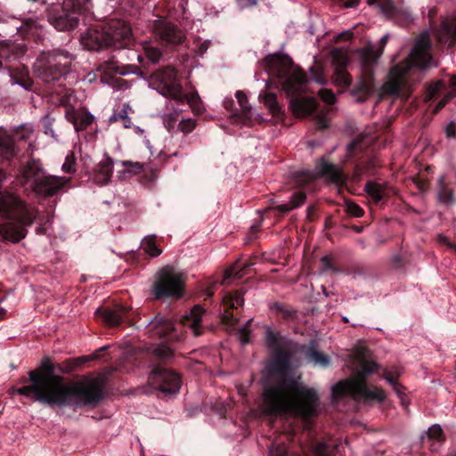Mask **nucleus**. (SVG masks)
I'll return each mask as SVG.
<instances>
[{
  "instance_id": "nucleus-60",
  "label": "nucleus",
  "mask_w": 456,
  "mask_h": 456,
  "mask_svg": "<svg viewBox=\"0 0 456 456\" xmlns=\"http://www.w3.org/2000/svg\"><path fill=\"white\" fill-rule=\"evenodd\" d=\"M339 3L345 8H354L359 4V0H339Z\"/></svg>"
},
{
  "instance_id": "nucleus-22",
  "label": "nucleus",
  "mask_w": 456,
  "mask_h": 456,
  "mask_svg": "<svg viewBox=\"0 0 456 456\" xmlns=\"http://www.w3.org/2000/svg\"><path fill=\"white\" fill-rule=\"evenodd\" d=\"M437 37L441 43L450 46L456 43V18L444 20L437 29Z\"/></svg>"
},
{
  "instance_id": "nucleus-45",
  "label": "nucleus",
  "mask_w": 456,
  "mask_h": 456,
  "mask_svg": "<svg viewBox=\"0 0 456 456\" xmlns=\"http://www.w3.org/2000/svg\"><path fill=\"white\" fill-rule=\"evenodd\" d=\"M15 83L20 85L26 90H30L33 86V80L29 77L28 72L20 73V76L13 77Z\"/></svg>"
},
{
  "instance_id": "nucleus-27",
  "label": "nucleus",
  "mask_w": 456,
  "mask_h": 456,
  "mask_svg": "<svg viewBox=\"0 0 456 456\" xmlns=\"http://www.w3.org/2000/svg\"><path fill=\"white\" fill-rule=\"evenodd\" d=\"M178 325L190 329L194 336H200V304H196L191 314L183 316Z\"/></svg>"
},
{
  "instance_id": "nucleus-5",
  "label": "nucleus",
  "mask_w": 456,
  "mask_h": 456,
  "mask_svg": "<svg viewBox=\"0 0 456 456\" xmlns=\"http://www.w3.org/2000/svg\"><path fill=\"white\" fill-rule=\"evenodd\" d=\"M379 366L370 360L369 351L365 347H359L354 353V379L339 381L332 387L334 396L350 395L354 399L377 400L383 402L385 392L380 388L372 390L367 388L365 379L368 375L378 370Z\"/></svg>"
},
{
  "instance_id": "nucleus-43",
  "label": "nucleus",
  "mask_w": 456,
  "mask_h": 456,
  "mask_svg": "<svg viewBox=\"0 0 456 456\" xmlns=\"http://www.w3.org/2000/svg\"><path fill=\"white\" fill-rule=\"evenodd\" d=\"M61 170L66 174H74L76 172V158L73 152L66 156Z\"/></svg>"
},
{
  "instance_id": "nucleus-31",
  "label": "nucleus",
  "mask_w": 456,
  "mask_h": 456,
  "mask_svg": "<svg viewBox=\"0 0 456 456\" xmlns=\"http://www.w3.org/2000/svg\"><path fill=\"white\" fill-rule=\"evenodd\" d=\"M156 235H148L144 237L141 242V247L145 253L153 257L158 256L162 253V250L156 243Z\"/></svg>"
},
{
  "instance_id": "nucleus-10",
  "label": "nucleus",
  "mask_w": 456,
  "mask_h": 456,
  "mask_svg": "<svg viewBox=\"0 0 456 456\" xmlns=\"http://www.w3.org/2000/svg\"><path fill=\"white\" fill-rule=\"evenodd\" d=\"M92 6V0H62L47 8V20L58 31H70L77 27L80 16L89 12Z\"/></svg>"
},
{
  "instance_id": "nucleus-3",
  "label": "nucleus",
  "mask_w": 456,
  "mask_h": 456,
  "mask_svg": "<svg viewBox=\"0 0 456 456\" xmlns=\"http://www.w3.org/2000/svg\"><path fill=\"white\" fill-rule=\"evenodd\" d=\"M267 71L281 79L282 89L290 96L289 109L297 118H304L313 113L316 101L313 97L299 95L306 82L305 75L286 55L271 54L265 57Z\"/></svg>"
},
{
  "instance_id": "nucleus-23",
  "label": "nucleus",
  "mask_w": 456,
  "mask_h": 456,
  "mask_svg": "<svg viewBox=\"0 0 456 456\" xmlns=\"http://www.w3.org/2000/svg\"><path fill=\"white\" fill-rule=\"evenodd\" d=\"M318 171L320 175L325 176L330 182L340 184L345 182V177L343 175L342 170L340 167L329 163L327 161H322L318 165Z\"/></svg>"
},
{
  "instance_id": "nucleus-57",
  "label": "nucleus",
  "mask_w": 456,
  "mask_h": 456,
  "mask_svg": "<svg viewBox=\"0 0 456 456\" xmlns=\"http://www.w3.org/2000/svg\"><path fill=\"white\" fill-rule=\"evenodd\" d=\"M316 123L319 128L324 129L329 126V120L325 115H318L316 117Z\"/></svg>"
},
{
  "instance_id": "nucleus-20",
  "label": "nucleus",
  "mask_w": 456,
  "mask_h": 456,
  "mask_svg": "<svg viewBox=\"0 0 456 456\" xmlns=\"http://www.w3.org/2000/svg\"><path fill=\"white\" fill-rule=\"evenodd\" d=\"M114 160L107 153L104 154V159L101 160L94 168L92 179L99 185L107 184L113 174Z\"/></svg>"
},
{
  "instance_id": "nucleus-58",
  "label": "nucleus",
  "mask_w": 456,
  "mask_h": 456,
  "mask_svg": "<svg viewBox=\"0 0 456 456\" xmlns=\"http://www.w3.org/2000/svg\"><path fill=\"white\" fill-rule=\"evenodd\" d=\"M392 387L394 388L396 395L400 397L402 401H403L404 396V387L399 384L398 382H394V384H390Z\"/></svg>"
},
{
  "instance_id": "nucleus-8",
  "label": "nucleus",
  "mask_w": 456,
  "mask_h": 456,
  "mask_svg": "<svg viewBox=\"0 0 456 456\" xmlns=\"http://www.w3.org/2000/svg\"><path fill=\"white\" fill-rule=\"evenodd\" d=\"M136 74L146 79L149 86L163 96L181 102H186L196 115L200 112L198 92L194 91L191 94L183 92L178 72L174 67L169 65L161 67L151 73L139 69Z\"/></svg>"
},
{
  "instance_id": "nucleus-30",
  "label": "nucleus",
  "mask_w": 456,
  "mask_h": 456,
  "mask_svg": "<svg viewBox=\"0 0 456 456\" xmlns=\"http://www.w3.org/2000/svg\"><path fill=\"white\" fill-rule=\"evenodd\" d=\"M306 196L305 193L303 191H297L295 192L289 201L286 203H282L280 205H277L275 207V209L281 211V212H289L290 210H293L298 207H300L304 202L305 201Z\"/></svg>"
},
{
  "instance_id": "nucleus-63",
  "label": "nucleus",
  "mask_w": 456,
  "mask_h": 456,
  "mask_svg": "<svg viewBox=\"0 0 456 456\" xmlns=\"http://www.w3.org/2000/svg\"><path fill=\"white\" fill-rule=\"evenodd\" d=\"M216 282H213L204 291L201 290V297L202 296L211 297L214 294L213 289H214V287H216Z\"/></svg>"
},
{
  "instance_id": "nucleus-47",
  "label": "nucleus",
  "mask_w": 456,
  "mask_h": 456,
  "mask_svg": "<svg viewBox=\"0 0 456 456\" xmlns=\"http://www.w3.org/2000/svg\"><path fill=\"white\" fill-rule=\"evenodd\" d=\"M296 178L299 184L303 185L314 180L316 178V175L314 173L310 171H299L296 174Z\"/></svg>"
},
{
  "instance_id": "nucleus-2",
  "label": "nucleus",
  "mask_w": 456,
  "mask_h": 456,
  "mask_svg": "<svg viewBox=\"0 0 456 456\" xmlns=\"http://www.w3.org/2000/svg\"><path fill=\"white\" fill-rule=\"evenodd\" d=\"M265 339L267 346L276 352L268 367L272 384L264 391L265 411L271 415L292 414L303 418L314 415L319 403L318 394L294 378L289 366V354L278 349L279 332L266 327Z\"/></svg>"
},
{
  "instance_id": "nucleus-1",
  "label": "nucleus",
  "mask_w": 456,
  "mask_h": 456,
  "mask_svg": "<svg viewBox=\"0 0 456 456\" xmlns=\"http://www.w3.org/2000/svg\"><path fill=\"white\" fill-rule=\"evenodd\" d=\"M19 387L10 389L11 395H20L32 402L50 407H69L73 410L94 407L104 398V384L101 379L85 378L76 382H65L55 373V367L49 360L29 370L28 376L18 380Z\"/></svg>"
},
{
  "instance_id": "nucleus-37",
  "label": "nucleus",
  "mask_w": 456,
  "mask_h": 456,
  "mask_svg": "<svg viewBox=\"0 0 456 456\" xmlns=\"http://www.w3.org/2000/svg\"><path fill=\"white\" fill-rule=\"evenodd\" d=\"M370 5H375L386 16H389L395 10L392 0H367Z\"/></svg>"
},
{
  "instance_id": "nucleus-26",
  "label": "nucleus",
  "mask_w": 456,
  "mask_h": 456,
  "mask_svg": "<svg viewBox=\"0 0 456 456\" xmlns=\"http://www.w3.org/2000/svg\"><path fill=\"white\" fill-rule=\"evenodd\" d=\"M437 199L440 203L445 206H451L456 203V197L453 194V191L445 182L444 175H441L438 179Z\"/></svg>"
},
{
  "instance_id": "nucleus-25",
  "label": "nucleus",
  "mask_w": 456,
  "mask_h": 456,
  "mask_svg": "<svg viewBox=\"0 0 456 456\" xmlns=\"http://www.w3.org/2000/svg\"><path fill=\"white\" fill-rule=\"evenodd\" d=\"M17 154L14 139L4 129L0 128V158L12 159Z\"/></svg>"
},
{
  "instance_id": "nucleus-59",
  "label": "nucleus",
  "mask_w": 456,
  "mask_h": 456,
  "mask_svg": "<svg viewBox=\"0 0 456 456\" xmlns=\"http://www.w3.org/2000/svg\"><path fill=\"white\" fill-rule=\"evenodd\" d=\"M445 134L447 137H455L456 135V124L450 122L445 127Z\"/></svg>"
},
{
  "instance_id": "nucleus-13",
  "label": "nucleus",
  "mask_w": 456,
  "mask_h": 456,
  "mask_svg": "<svg viewBox=\"0 0 456 456\" xmlns=\"http://www.w3.org/2000/svg\"><path fill=\"white\" fill-rule=\"evenodd\" d=\"M150 28L155 42L169 50H175L186 39L184 31L167 18L159 17L151 20Z\"/></svg>"
},
{
  "instance_id": "nucleus-44",
  "label": "nucleus",
  "mask_w": 456,
  "mask_h": 456,
  "mask_svg": "<svg viewBox=\"0 0 456 456\" xmlns=\"http://www.w3.org/2000/svg\"><path fill=\"white\" fill-rule=\"evenodd\" d=\"M346 210L347 214L354 217H361L364 214L363 209L360 206L350 200L346 201Z\"/></svg>"
},
{
  "instance_id": "nucleus-36",
  "label": "nucleus",
  "mask_w": 456,
  "mask_h": 456,
  "mask_svg": "<svg viewBox=\"0 0 456 456\" xmlns=\"http://www.w3.org/2000/svg\"><path fill=\"white\" fill-rule=\"evenodd\" d=\"M351 81V77L346 69H334L333 82L337 86L346 88Z\"/></svg>"
},
{
  "instance_id": "nucleus-12",
  "label": "nucleus",
  "mask_w": 456,
  "mask_h": 456,
  "mask_svg": "<svg viewBox=\"0 0 456 456\" xmlns=\"http://www.w3.org/2000/svg\"><path fill=\"white\" fill-rule=\"evenodd\" d=\"M184 293L183 275L174 268L166 266L156 274V280L151 285V294L155 300H176Z\"/></svg>"
},
{
  "instance_id": "nucleus-21",
  "label": "nucleus",
  "mask_w": 456,
  "mask_h": 456,
  "mask_svg": "<svg viewBox=\"0 0 456 456\" xmlns=\"http://www.w3.org/2000/svg\"><path fill=\"white\" fill-rule=\"evenodd\" d=\"M143 54H138L137 60L141 64L140 70H149V64H157L163 56L162 52L157 46L149 42L142 44Z\"/></svg>"
},
{
  "instance_id": "nucleus-7",
  "label": "nucleus",
  "mask_w": 456,
  "mask_h": 456,
  "mask_svg": "<svg viewBox=\"0 0 456 456\" xmlns=\"http://www.w3.org/2000/svg\"><path fill=\"white\" fill-rule=\"evenodd\" d=\"M0 216L6 219L0 224V235L4 240L18 243L27 234V227L35 222L36 216L12 194L0 193Z\"/></svg>"
},
{
  "instance_id": "nucleus-61",
  "label": "nucleus",
  "mask_w": 456,
  "mask_h": 456,
  "mask_svg": "<svg viewBox=\"0 0 456 456\" xmlns=\"http://www.w3.org/2000/svg\"><path fill=\"white\" fill-rule=\"evenodd\" d=\"M240 7L248 8L251 6H255L256 4V0H236Z\"/></svg>"
},
{
  "instance_id": "nucleus-33",
  "label": "nucleus",
  "mask_w": 456,
  "mask_h": 456,
  "mask_svg": "<svg viewBox=\"0 0 456 456\" xmlns=\"http://www.w3.org/2000/svg\"><path fill=\"white\" fill-rule=\"evenodd\" d=\"M331 59L334 69H346L348 57L344 50L334 48L331 51Z\"/></svg>"
},
{
  "instance_id": "nucleus-18",
  "label": "nucleus",
  "mask_w": 456,
  "mask_h": 456,
  "mask_svg": "<svg viewBox=\"0 0 456 456\" xmlns=\"http://www.w3.org/2000/svg\"><path fill=\"white\" fill-rule=\"evenodd\" d=\"M131 308L123 305H116L113 307H100L96 310L95 314L105 324L110 327L120 325L127 317Z\"/></svg>"
},
{
  "instance_id": "nucleus-62",
  "label": "nucleus",
  "mask_w": 456,
  "mask_h": 456,
  "mask_svg": "<svg viewBox=\"0 0 456 456\" xmlns=\"http://www.w3.org/2000/svg\"><path fill=\"white\" fill-rule=\"evenodd\" d=\"M438 241L441 242V243H444L445 244L446 246H448L449 248H454L456 250V245H452L447 239V237L442 235V234H439L438 237Z\"/></svg>"
},
{
  "instance_id": "nucleus-19",
  "label": "nucleus",
  "mask_w": 456,
  "mask_h": 456,
  "mask_svg": "<svg viewBox=\"0 0 456 456\" xmlns=\"http://www.w3.org/2000/svg\"><path fill=\"white\" fill-rule=\"evenodd\" d=\"M243 304L244 298L243 293L241 291H235L232 293L225 294L223 297V305L224 307V314L222 315L223 321L231 325L236 323L237 319L234 318L230 310L237 309L239 306H242Z\"/></svg>"
},
{
  "instance_id": "nucleus-9",
  "label": "nucleus",
  "mask_w": 456,
  "mask_h": 456,
  "mask_svg": "<svg viewBox=\"0 0 456 456\" xmlns=\"http://www.w3.org/2000/svg\"><path fill=\"white\" fill-rule=\"evenodd\" d=\"M73 55L64 49L42 51L34 64L36 76L45 84L59 81L70 71Z\"/></svg>"
},
{
  "instance_id": "nucleus-6",
  "label": "nucleus",
  "mask_w": 456,
  "mask_h": 456,
  "mask_svg": "<svg viewBox=\"0 0 456 456\" xmlns=\"http://www.w3.org/2000/svg\"><path fill=\"white\" fill-rule=\"evenodd\" d=\"M80 41L86 50L100 52L108 48L129 49L134 44V37L131 27L124 20H110L89 27L81 34Z\"/></svg>"
},
{
  "instance_id": "nucleus-49",
  "label": "nucleus",
  "mask_w": 456,
  "mask_h": 456,
  "mask_svg": "<svg viewBox=\"0 0 456 456\" xmlns=\"http://www.w3.org/2000/svg\"><path fill=\"white\" fill-rule=\"evenodd\" d=\"M271 456H288V449L285 444H279L270 450Z\"/></svg>"
},
{
  "instance_id": "nucleus-38",
  "label": "nucleus",
  "mask_w": 456,
  "mask_h": 456,
  "mask_svg": "<svg viewBox=\"0 0 456 456\" xmlns=\"http://www.w3.org/2000/svg\"><path fill=\"white\" fill-rule=\"evenodd\" d=\"M425 438L428 440H434L442 442L444 441V433L441 426L439 424L432 425L427 431L426 435L421 436V440L424 441Z\"/></svg>"
},
{
  "instance_id": "nucleus-42",
  "label": "nucleus",
  "mask_w": 456,
  "mask_h": 456,
  "mask_svg": "<svg viewBox=\"0 0 456 456\" xmlns=\"http://www.w3.org/2000/svg\"><path fill=\"white\" fill-rule=\"evenodd\" d=\"M33 133V129L31 126H20L14 131V137H12L15 140L18 141H28L29 137L31 136Z\"/></svg>"
},
{
  "instance_id": "nucleus-24",
  "label": "nucleus",
  "mask_w": 456,
  "mask_h": 456,
  "mask_svg": "<svg viewBox=\"0 0 456 456\" xmlns=\"http://www.w3.org/2000/svg\"><path fill=\"white\" fill-rule=\"evenodd\" d=\"M26 52L24 45L11 42H0V59L12 61L21 57Z\"/></svg>"
},
{
  "instance_id": "nucleus-14",
  "label": "nucleus",
  "mask_w": 456,
  "mask_h": 456,
  "mask_svg": "<svg viewBox=\"0 0 456 456\" xmlns=\"http://www.w3.org/2000/svg\"><path fill=\"white\" fill-rule=\"evenodd\" d=\"M387 39L388 35H385L380 39L381 45L379 47L369 44L365 47L357 51L362 70L365 74L363 81H362L358 86L359 92L363 94H368L370 92L372 87V68L377 64L379 57L382 55L383 49L387 42Z\"/></svg>"
},
{
  "instance_id": "nucleus-34",
  "label": "nucleus",
  "mask_w": 456,
  "mask_h": 456,
  "mask_svg": "<svg viewBox=\"0 0 456 456\" xmlns=\"http://www.w3.org/2000/svg\"><path fill=\"white\" fill-rule=\"evenodd\" d=\"M307 356L309 360L314 363V365L327 367L330 364L329 357L326 354L319 352L314 347H311L307 351Z\"/></svg>"
},
{
  "instance_id": "nucleus-55",
  "label": "nucleus",
  "mask_w": 456,
  "mask_h": 456,
  "mask_svg": "<svg viewBox=\"0 0 456 456\" xmlns=\"http://www.w3.org/2000/svg\"><path fill=\"white\" fill-rule=\"evenodd\" d=\"M195 122L188 119L180 123L181 130L184 133H190L195 127Z\"/></svg>"
},
{
  "instance_id": "nucleus-40",
  "label": "nucleus",
  "mask_w": 456,
  "mask_h": 456,
  "mask_svg": "<svg viewBox=\"0 0 456 456\" xmlns=\"http://www.w3.org/2000/svg\"><path fill=\"white\" fill-rule=\"evenodd\" d=\"M27 27L28 36L33 37L35 41L38 42L44 40L45 35L43 34V28L37 21L32 20L28 22Z\"/></svg>"
},
{
  "instance_id": "nucleus-32",
  "label": "nucleus",
  "mask_w": 456,
  "mask_h": 456,
  "mask_svg": "<svg viewBox=\"0 0 456 456\" xmlns=\"http://www.w3.org/2000/svg\"><path fill=\"white\" fill-rule=\"evenodd\" d=\"M365 191L375 203H379L385 196L384 187L378 183H367L365 184Z\"/></svg>"
},
{
  "instance_id": "nucleus-16",
  "label": "nucleus",
  "mask_w": 456,
  "mask_h": 456,
  "mask_svg": "<svg viewBox=\"0 0 456 456\" xmlns=\"http://www.w3.org/2000/svg\"><path fill=\"white\" fill-rule=\"evenodd\" d=\"M70 181V178L64 176L43 175L33 181L32 188L37 195L53 197L68 186Z\"/></svg>"
},
{
  "instance_id": "nucleus-11",
  "label": "nucleus",
  "mask_w": 456,
  "mask_h": 456,
  "mask_svg": "<svg viewBox=\"0 0 456 456\" xmlns=\"http://www.w3.org/2000/svg\"><path fill=\"white\" fill-rule=\"evenodd\" d=\"M153 355L157 362L150 376L152 386L166 395L177 393L181 387V378L178 373L166 367V362L173 356V350L159 345L154 347Z\"/></svg>"
},
{
  "instance_id": "nucleus-64",
  "label": "nucleus",
  "mask_w": 456,
  "mask_h": 456,
  "mask_svg": "<svg viewBox=\"0 0 456 456\" xmlns=\"http://www.w3.org/2000/svg\"><path fill=\"white\" fill-rule=\"evenodd\" d=\"M451 99V96H445L436 105V110L438 111L439 110H441L442 108H444L447 102L450 101Z\"/></svg>"
},
{
  "instance_id": "nucleus-56",
  "label": "nucleus",
  "mask_w": 456,
  "mask_h": 456,
  "mask_svg": "<svg viewBox=\"0 0 456 456\" xmlns=\"http://www.w3.org/2000/svg\"><path fill=\"white\" fill-rule=\"evenodd\" d=\"M442 86H443V84L440 81L431 85L428 91V98L430 99L434 95H436L440 91Z\"/></svg>"
},
{
  "instance_id": "nucleus-41",
  "label": "nucleus",
  "mask_w": 456,
  "mask_h": 456,
  "mask_svg": "<svg viewBox=\"0 0 456 456\" xmlns=\"http://www.w3.org/2000/svg\"><path fill=\"white\" fill-rule=\"evenodd\" d=\"M403 370L399 366H395L391 370H383V378L388 384L397 382L398 378L402 375Z\"/></svg>"
},
{
  "instance_id": "nucleus-46",
  "label": "nucleus",
  "mask_w": 456,
  "mask_h": 456,
  "mask_svg": "<svg viewBox=\"0 0 456 456\" xmlns=\"http://www.w3.org/2000/svg\"><path fill=\"white\" fill-rule=\"evenodd\" d=\"M314 456H330V448L326 443L319 442L312 447Z\"/></svg>"
},
{
  "instance_id": "nucleus-29",
  "label": "nucleus",
  "mask_w": 456,
  "mask_h": 456,
  "mask_svg": "<svg viewBox=\"0 0 456 456\" xmlns=\"http://www.w3.org/2000/svg\"><path fill=\"white\" fill-rule=\"evenodd\" d=\"M43 171L39 160L31 159L28 161L20 170V175L24 180V183L31 179L38 177L39 174Z\"/></svg>"
},
{
  "instance_id": "nucleus-48",
  "label": "nucleus",
  "mask_w": 456,
  "mask_h": 456,
  "mask_svg": "<svg viewBox=\"0 0 456 456\" xmlns=\"http://www.w3.org/2000/svg\"><path fill=\"white\" fill-rule=\"evenodd\" d=\"M319 95L322 100L327 104H332L336 101V96L331 90L323 89L319 92Z\"/></svg>"
},
{
  "instance_id": "nucleus-50",
  "label": "nucleus",
  "mask_w": 456,
  "mask_h": 456,
  "mask_svg": "<svg viewBox=\"0 0 456 456\" xmlns=\"http://www.w3.org/2000/svg\"><path fill=\"white\" fill-rule=\"evenodd\" d=\"M79 113H77L73 106H68L65 110V118L66 119L75 126L77 117Z\"/></svg>"
},
{
  "instance_id": "nucleus-28",
  "label": "nucleus",
  "mask_w": 456,
  "mask_h": 456,
  "mask_svg": "<svg viewBox=\"0 0 456 456\" xmlns=\"http://www.w3.org/2000/svg\"><path fill=\"white\" fill-rule=\"evenodd\" d=\"M248 266L241 261H236L232 266L224 271L222 285H229L232 279H240L245 275V268Z\"/></svg>"
},
{
  "instance_id": "nucleus-15",
  "label": "nucleus",
  "mask_w": 456,
  "mask_h": 456,
  "mask_svg": "<svg viewBox=\"0 0 456 456\" xmlns=\"http://www.w3.org/2000/svg\"><path fill=\"white\" fill-rule=\"evenodd\" d=\"M147 332L153 338L167 339L169 341H177L180 339V334L176 330L175 323L169 318L160 314L149 323Z\"/></svg>"
},
{
  "instance_id": "nucleus-51",
  "label": "nucleus",
  "mask_w": 456,
  "mask_h": 456,
  "mask_svg": "<svg viewBox=\"0 0 456 456\" xmlns=\"http://www.w3.org/2000/svg\"><path fill=\"white\" fill-rule=\"evenodd\" d=\"M236 98L238 100V102H239L240 108L246 112L249 111L250 107L248 104V99H247L246 94L241 91H238L236 93Z\"/></svg>"
},
{
  "instance_id": "nucleus-4",
  "label": "nucleus",
  "mask_w": 456,
  "mask_h": 456,
  "mask_svg": "<svg viewBox=\"0 0 456 456\" xmlns=\"http://www.w3.org/2000/svg\"><path fill=\"white\" fill-rule=\"evenodd\" d=\"M430 48L429 34L424 31L417 37L408 58L391 69L387 81L382 86V94L406 99L411 91L408 78L411 69H426L431 66H436L430 54Z\"/></svg>"
},
{
  "instance_id": "nucleus-54",
  "label": "nucleus",
  "mask_w": 456,
  "mask_h": 456,
  "mask_svg": "<svg viewBox=\"0 0 456 456\" xmlns=\"http://www.w3.org/2000/svg\"><path fill=\"white\" fill-rule=\"evenodd\" d=\"M273 310H276L284 314V316H291L293 314V311L291 309L287 308L285 305L280 303H273L271 305Z\"/></svg>"
},
{
  "instance_id": "nucleus-35",
  "label": "nucleus",
  "mask_w": 456,
  "mask_h": 456,
  "mask_svg": "<svg viewBox=\"0 0 456 456\" xmlns=\"http://www.w3.org/2000/svg\"><path fill=\"white\" fill-rule=\"evenodd\" d=\"M94 121V117L88 112L87 110H85L81 113H79L77 117V120L74 126L77 132L84 131L86 130L89 126H91Z\"/></svg>"
},
{
  "instance_id": "nucleus-17",
  "label": "nucleus",
  "mask_w": 456,
  "mask_h": 456,
  "mask_svg": "<svg viewBox=\"0 0 456 456\" xmlns=\"http://www.w3.org/2000/svg\"><path fill=\"white\" fill-rule=\"evenodd\" d=\"M98 69L102 72V75H101L102 82L110 86L112 83H116V82L125 83L124 79L117 77L113 74H119L122 76H125V75H127L130 73L136 74L139 69V67H137L135 65H132V64H127V65L120 64L118 61H117L116 60H114L112 58L109 61H105L102 62L99 65Z\"/></svg>"
},
{
  "instance_id": "nucleus-52",
  "label": "nucleus",
  "mask_w": 456,
  "mask_h": 456,
  "mask_svg": "<svg viewBox=\"0 0 456 456\" xmlns=\"http://www.w3.org/2000/svg\"><path fill=\"white\" fill-rule=\"evenodd\" d=\"M250 330L248 328V324H245L238 331V336L242 344H248L249 342Z\"/></svg>"
},
{
  "instance_id": "nucleus-53",
  "label": "nucleus",
  "mask_w": 456,
  "mask_h": 456,
  "mask_svg": "<svg viewBox=\"0 0 456 456\" xmlns=\"http://www.w3.org/2000/svg\"><path fill=\"white\" fill-rule=\"evenodd\" d=\"M123 166L129 167V171L134 172V174L140 173L143 170V164L140 162L124 161Z\"/></svg>"
},
{
  "instance_id": "nucleus-39",
  "label": "nucleus",
  "mask_w": 456,
  "mask_h": 456,
  "mask_svg": "<svg viewBox=\"0 0 456 456\" xmlns=\"http://www.w3.org/2000/svg\"><path fill=\"white\" fill-rule=\"evenodd\" d=\"M265 105L269 109L270 112L273 115L280 113L281 107L277 102L276 95L273 93L265 94L263 97Z\"/></svg>"
}]
</instances>
